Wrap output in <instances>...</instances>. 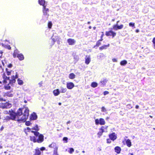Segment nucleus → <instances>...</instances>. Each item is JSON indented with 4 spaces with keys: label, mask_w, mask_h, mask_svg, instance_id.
<instances>
[{
    "label": "nucleus",
    "mask_w": 155,
    "mask_h": 155,
    "mask_svg": "<svg viewBox=\"0 0 155 155\" xmlns=\"http://www.w3.org/2000/svg\"><path fill=\"white\" fill-rule=\"evenodd\" d=\"M98 84L96 82H93L92 83L91 86L93 87H97Z\"/></svg>",
    "instance_id": "nucleus-29"
},
{
    "label": "nucleus",
    "mask_w": 155,
    "mask_h": 155,
    "mask_svg": "<svg viewBox=\"0 0 155 155\" xmlns=\"http://www.w3.org/2000/svg\"><path fill=\"white\" fill-rule=\"evenodd\" d=\"M49 11V9L48 8H46L45 6H44L43 8V18L47 20L48 17L49 15L48 12Z\"/></svg>",
    "instance_id": "nucleus-5"
},
{
    "label": "nucleus",
    "mask_w": 155,
    "mask_h": 155,
    "mask_svg": "<svg viewBox=\"0 0 155 155\" xmlns=\"http://www.w3.org/2000/svg\"><path fill=\"white\" fill-rule=\"evenodd\" d=\"M129 25L130 27H134L135 23L132 22H130L129 23Z\"/></svg>",
    "instance_id": "nucleus-42"
},
{
    "label": "nucleus",
    "mask_w": 155,
    "mask_h": 155,
    "mask_svg": "<svg viewBox=\"0 0 155 155\" xmlns=\"http://www.w3.org/2000/svg\"><path fill=\"white\" fill-rule=\"evenodd\" d=\"M45 147H42L40 148V150H41L43 151V150H45Z\"/></svg>",
    "instance_id": "nucleus-48"
},
{
    "label": "nucleus",
    "mask_w": 155,
    "mask_h": 155,
    "mask_svg": "<svg viewBox=\"0 0 155 155\" xmlns=\"http://www.w3.org/2000/svg\"><path fill=\"white\" fill-rule=\"evenodd\" d=\"M61 103H58V104L59 105H61Z\"/></svg>",
    "instance_id": "nucleus-60"
},
{
    "label": "nucleus",
    "mask_w": 155,
    "mask_h": 155,
    "mask_svg": "<svg viewBox=\"0 0 155 155\" xmlns=\"http://www.w3.org/2000/svg\"><path fill=\"white\" fill-rule=\"evenodd\" d=\"M114 150L115 151V152L117 153L118 154H119L120 153L121 150V149L120 147L117 146L115 147L114 148Z\"/></svg>",
    "instance_id": "nucleus-16"
},
{
    "label": "nucleus",
    "mask_w": 155,
    "mask_h": 155,
    "mask_svg": "<svg viewBox=\"0 0 155 155\" xmlns=\"http://www.w3.org/2000/svg\"><path fill=\"white\" fill-rule=\"evenodd\" d=\"M107 143H110L111 142L110 140V139H107Z\"/></svg>",
    "instance_id": "nucleus-49"
},
{
    "label": "nucleus",
    "mask_w": 155,
    "mask_h": 155,
    "mask_svg": "<svg viewBox=\"0 0 155 155\" xmlns=\"http://www.w3.org/2000/svg\"><path fill=\"white\" fill-rule=\"evenodd\" d=\"M102 34L101 36V38L100 40V41H102L103 40V37L104 36V33L103 32H102Z\"/></svg>",
    "instance_id": "nucleus-45"
},
{
    "label": "nucleus",
    "mask_w": 155,
    "mask_h": 155,
    "mask_svg": "<svg viewBox=\"0 0 155 155\" xmlns=\"http://www.w3.org/2000/svg\"><path fill=\"white\" fill-rule=\"evenodd\" d=\"M109 137L111 140L114 141L117 138V135L115 133H113L109 135Z\"/></svg>",
    "instance_id": "nucleus-9"
},
{
    "label": "nucleus",
    "mask_w": 155,
    "mask_h": 155,
    "mask_svg": "<svg viewBox=\"0 0 155 155\" xmlns=\"http://www.w3.org/2000/svg\"><path fill=\"white\" fill-rule=\"evenodd\" d=\"M38 117L36 113L33 112L31 114L30 116V120H36Z\"/></svg>",
    "instance_id": "nucleus-10"
},
{
    "label": "nucleus",
    "mask_w": 155,
    "mask_h": 155,
    "mask_svg": "<svg viewBox=\"0 0 155 155\" xmlns=\"http://www.w3.org/2000/svg\"><path fill=\"white\" fill-rule=\"evenodd\" d=\"M12 65L11 64H9L8 66V67L9 68H11L12 67Z\"/></svg>",
    "instance_id": "nucleus-52"
},
{
    "label": "nucleus",
    "mask_w": 155,
    "mask_h": 155,
    "mask_svg": "<svg viewBox=\"0 0 155 155\" xmlns=\"http://www.w3.org/2000/svg\"><path fill=\"white\" fill-rule=\"evenodd\" d=\"M126 143L127 147H130L131 146V142L129 139H127L126 141Z\"/></svg>",
    "instance_id": "nucleus-19"
},
{
    "label": "nucleus",
    "mask_w": 155,
    "mask_h": 155,
    "mask_svg": "<svg viewBox=\"0 0 155 155\" xmlns=\"http://www.w3.org/2000/svg\"><path fill=\"white\" fill-rule=\"evenodd\" d=\"M119 22V21H117V24H117L118 25V22Z\"/></svg>",
    "instance_id": "nucleus-61"
},
{
    "label": "nucleus",
    "mask_w": 155,
    "mask_h": 155,
    "mask_svg": "<svg viewBox=\"0 0 155 155\" xmlns=\"http://www.w3.org/2000/svg\"><path fill=\"white\" fill-rule=\"evenodd\" d=\"M6 72L4 73L3 76V83L4 84V87L6 90L10 89L11 87L10 85L11 82H12V83L15 82V78L18 77L17 72H15V75H13L12 76V80H10L9 78V77H7L6 76V74H7L8 75H9L12 72V71L10 70H9L7 68L5 69ZM12 72H13L12 71Z\"/></svg>",
    "instance_id": "nucleus-2"
},
{
    "label": "nucleus",
    "mask_w": 155,
    "mask_h": 155,
    "mask_svg": "<svg viewBox=\"0 0 155 155\" xmlns=\"http://www.w3.org/2000/svg\"><path fill=\"white\" fill-rule=\"evenodd\" d=\"M108 127L107 126H102L100 130L102 131V132H107V128Z\"/></svg>",
    "instance_id": "nucleus-15"
},
{
    "label": "nucleus",
    "mask_w": 155,
    "mask_h": 155,
    "mask_svg": "<svg viewBox=\"0 0 155 155\" xmlns=\"http://www.w3.org/2000/svg\"><path fill=\"white\" fill-rule=\"evenodd\" d=\"M85 63L88 64L91 61V57L90 55H87L85 57Z\"/></svg>",
    "instance_id": "nucleus-13"
},
{
    "label": "nucleus",
    "mask_w": 155,
    "mask_h": 155,
    "mask_svg": "<svg viewBox=\"0 0 155 155\" xmlns=\"http://www.w3.org/2000/svg\"><path fill=\"white\" fill-rule=\"evenodd\" d=\"M105 57V55L103 53H100L97 55V58L98 59H99L101 58H103Z\"/></svg>",
    "instance_id": "nucleus-22"
},
{
    "label": "nucleus",
    "mask_w": 155,
    "mask_h": 155,
    "mask_svg": "<svg viewBox=\"0 0 155 155\" xmlns=\"http://www.w3.org/2000/svg\"><path fill=\"white\" fill-rule=\"evenodd\" d=\"M31 128L29 127H27L24 129V131L25 133L27 135L28 132H30L31 130Z\"/></svg>",
    "instance_id": "nucleus-25"
},
{
    "label": "nucleus",
    "mask_w": 155,
    "mask_h": 155,
    "mask_svg": "<svg viewBox=\"0 0 155 155\" xmlns=\"http://www.w3.org/2000/svg\"><path fill=\"white\" fill-rule=\"evenodd\" d=\"M30 140L34 142H37V140L35 136H30Z\"/></svg>",
    "instance_id": "nucleus-23"
},
{
    "label": "nucleus",
    "mask_w": 155,
    "mask_h": 155,
    "mask_svg": "<svg viewBox=\"0 0 155 155\" xmlns=\"http://www.w3.org/2000/svg\"><path fill=\"white\" fill-rule=\"evenodd\" d=\"M31 130H35V131H37L39 130V128L37 125H36L34 127H32L31 128Z\"/></svg>",
    "instance_id": "nucleus-33"
},
{
    "label": "nucleus",
    "mask_w": 155,
    "mask_h": 155,
    "mask_svg": "<svg viewBox=\"0 0 155 155\" xmlns=\"http://www.w3.org/2000/svg\"><path fill=\"white\" fill-rule=\"evenodd\" d=\"M118 25L116 24L115 25H114L113 26V29L115 30H117L118 29V28L117 27Z\"/></svg>",
    "instance_id": "nucleus-37"
},
{
    "label": "nucleus",
    "mask_w": 155,
    "mask_h": 155,
    "mask_svg": "<svg viewBox=\"0 0 155 155\" xmlns=\"http://www.w3.org/2000/svg\"><path fill=\"white\" fill-rule=\"evenodd\" d=\"M109 94V92L107 91H105L104 92V95H106L107 94Z\"/></svg>",
    "instance_id": "nucleus-46"
},
{
    "label": "nucleus",
    "mask_w": 155,
    "mask_h": 155,
    "mask_svg": "<svg viewBox=\"0 0 155 155\" xmlns=\"http://www.w3.org/2000/svg\"><path fill=\"white\" fill-rule=\"evenodd\" d=\"M52 26V23L51 21H49L48 24V26L49 28H51Z\"/></svg>",
    "instance_id": "nucleus-39"
},
{
    "label": "nucleus",
    "mask_w": 155,
    "mask_h": 155,
    "mask_svg": "<svg viewBox=\"0 0 155 155\" xmlns=\"http://www.w3.org/2000/svg\"><path fill=\"white\" fill-rule=\"evenodd\" d=\"M6 95L9 97H12L13 96V94L11 93L10 92H8L7 93Z\"/></svg>",
    "instance_id": "nucleus-40"
},
{
    "label": "nucleus",
    "mask_w": 155,
    "mask_h": 155,
    "mask_svg": "<svg viewBox=\"0 0 155 155\" xmlns=\"http://www.w3.org/2000/svg\"><path fill=\"white\" fill-rule=\"evenodd\" d=\"M70 123L71 121H69L67 122V124H70Z\"/></svg>",
    "instance_id": "nucleus-56"
},
{
    "label": "nucleus",
    "mask_w": 155,
    "mask_h": 155,
    "mask_svg": "<svg viewBox=\"0 0 155 155\" xmlns=\"http://www.w3.org/2000/svg\"><path fill=\"white\" fill-rule=\"evenodd\" d=\"M67 91V89L66 88H64L63 87H61V91L60 93H65Z\"/></svg>",
    "instance_id": "nucleus-27"
},
{
    "label": "nucleus",
    "mask_w": 155,
    "mask_h": 155,
    "mask_svg": "<svg viewBox=\"0 0 155 155\" xmlns=\"http://www.w3.org/2000/svg\"><path fill=\"white\" fill-rule=\"evenodd\" d=\"M107 81V79H103L100 82V84L101 85L104 86L105 84Z\"/></svg>",
    "instance_id": "nucleus-21"
},
{
    "label": "nucleus",
    "mask_w": 155,
    "mask_h": 155,
    "mask_svg": "<svg viewBox=\"0 0 155 155\" xmlns=\"http://www.w3.org/2000/svg\"><path fill=\"white\" fill-rule=\"evenodd\" d=\"M112 61L113 62H117V59L115 58L112 59Z\"/></svg>",
    "instance_id": "nucleus-47"
},
{
    "label": "nucleus",
    "mask_w": 155,
    "mask_h": 155,
    "mask_svg": "<svg viewBox=\"0 0 155 155\" xmlns=\"http://www.w3.org/2000/svg\"><path fill=\"white\" fill-rule=\"evenodd\" d=\"M105 35L107 36H112V37L114 38L116 36V33L112 31H106Z\"/></svg>",
    "instance_id": "nucleus-7"
},
{
    "label": "nucleus",
    "mask_w": 155,
    "mask_h": 155,
    "mask_svg": "<svg viewBox=\"0 0 155 155\" xmlns=\"http://www.w3.org/2000/svg\"><path fill=\"white\" fill-rule=\"evenodd\" d=\"M18 84L20 85H22L23 84L24 82L23 81L20 80V79H18L17 80Z\"/></svg>",
    "instance_id": "nucleus-31"
},
{
    "label": "nucleus",
    "mask_w": 155,
    "mask_h": 155,
    "mask_svg": "<svg viewBox=\"0 0 155 155\" xmlns=\"http://www.w3.org/2000/svg\"><path fill=\"white\" fill-rule=\"evenodd\" d=\"M68 149V152L71 154L74 151V149L72 148H69Z\"/></svg>",
    "instance_id": "nucleus-34"
},
{
    "label": "nucleus",
    "mask_w": 155,
    "mask_h": 155,
    "mask_svg": "<svg viewBox=\"0 0 155 155\" xmlns=\"http://www.w3.org/2000/svg\"><path fill=\"white\" fill-rule=\"evenodd\" d=\"M135 108H136V109H138V108H139V106L138 105H137L136 106Z\"/></svg>",
    "instance_id": "nucleus-55"
},
{
    "label": "nucleus",
    "mask_w": 155,
    "mask_h": 155,
    "mask_svg": "<svg viewBox=\"0 0 155 155\" xmlns=\"http://www.w3.org/2000/svg\"><path fill=\"white\" fill-rule=\"evenodd\" d=\"M67 42L69 45H73L75 44L76 41L74 39L69 38L68 39Z\"/></svg>",
    "instance_id": "nucleus-12"
},
{
    "label": "nucleus",
    "mask_w": 155,
    "mask_h": 155,
    "mask_svg": "<svg viewBox=\"0 0 155 155\" xmlns=\"http://www.w3.org/2000/svg\"><path fill=\"white\" fill-rule=\"evenodd\" d=\"M89 28L90 29H91V26H89Z\"/></svg>",
    "instance_id": "nucleus-64"
},
{
    "label": "nucleus",
    "mask_w": 155,
    "mask_h": 155,
    "mask_svg": "<svg viewBox=\"0 0 155 155\" xmlns=\"http://www.w3.org/2000/svg\"><path fill=\"white\" fill-rule=\"evenodd\" d=\"M60 93L59 89H57L54 90L53 91V94L54 96H57Z\"/></svg>",
    "instance_id": "nucleus-14"
},
{
    "label": "nucleus",
    "mask_w": 155,
    "mask_h": 155,
    "mask_svg": "<svg viewBox=\"0 0 155 155\" xmlns=\"http://www.w3.org/2000/svg\"><path fill=\"white\" fill-rule=\"evenodd\" d=\"M101 41H100V40H99L96 43V45L95 46H94V48L95 46H97L98 47L99 46H100L101 44Z\"/></svg>",
    "instance_id": "nucleus-36"
},
{
    "label": "nucleus",
    "mask_w": 155,
    "mask_h": 155,
    "mask_svg": "<svg viewBox=\"0 0 155 155\" xmlns=\"http://www.w3.org/2000/svg\"><path fill=\"white\" fill-rule=\"evenodd\" d=\"M68 139L67 137H64L63 139V141H64V143H67L68 142Z\"/></svg>",
    "instance_id": "nucleus-38"
},
{
    "label": "nucleus",
    "mask_w": 155,
    "mask_h": 155,
    "mask_svg": "<svg viewBox=\"0 0 155 155\" xmlns=\"http://www.w3.org/2000/svg\"><path fill=\"white\" fill-rule=\"evenodd\" d=\"M58 39V37H55V38H52V45H53L54 44L55 42V41L57 40Z\"/></svg>",
    "instance_id": "nucleus-32"
},
{
    "label": "nucleus",
    "mask_w": 155,
    "mask_h": 155,
    "mask_svg": "<svg viewBox=\"0 0 155 155\" xmlns=\"http://www.w3.org/2000/svg\"><path fill=\"white\" fill-rule=\"evenodd\" d=\"M101 111L102 112H104L106 114H107V109L104 107H101Z\"/></svg>",
    "instance_id": "nucleus-30"
},
{
    "label": "nucleus",
    "mask_w": 155,
    "mask_h": 155,
    "mask_svg": "<svg viewBox=\"0 0 155 155\" xmlns=\"http://www.w3.org/2000/svg\"><path fill=\"white\" fill-rule=\"evenodd\" d=\"M13 56L14 58L17 57L20 61H22L24 59V55L21 53H20L18 50L16 49L14 50Z\"/></svg>",
    "instance_id": "nucleus-3"
},
{
    "label": "nucleus",
    "mask_w": 155,
    "mask_h": 155,
    "mask_svg": "<svg viewBox=\"0 0 155 155\" xmlns=\"http://www.w3.org/2000/svg\"><path fill=\"white\" fill-rule=\"evenodd\" d=\"M7 48L8 49H10L11 48V47L9 45H8L7 46Z\"/></svg>",
    "instance_id": "nucleus-54"
},
{
    "label": "nucleus",
    "mask_w": 155,
    "mask_h": 155,
    "mask_svg": "<svg viewBox=\"0 0 155 155\" xmlns=\"http://www.w3.org/2000/svg\"><path fill=\"white\" fill-rule=\"evenodd\" d=\"M29 110L27 107L20 108L17 113L12 112L10 114V117L6 116V119H11L20 122H24L28 119L29 114Z\"/></svg>",
    "instance_id": "nucleus-1"
},
{
    "label": "nucleus",
    "mask_w": 155,
    "mask_h": 155,
    "mask_svg": "<svg viewBox=\"0 0 155 155\" xmlns=\"http://www.w3.org/2000/svg\"><path fill=\"white\" fill-rule=\"evenodd\" d=\"M42 81L41 82L39 83V85L40 86H42Z\"/></svg>",
    "instance_id": "nucleus-53"
},
{
    "label": "nucleus",
    "mask_w": 155,
    "mask_h": 155,
    "mask_svg": "<svg viewBox=\"0 0 155 155\" xmlns=\"http://www.w3.org/2000/svg\"><path fill=\"white\" fill-rule=\"evenodd\" d=\"M95 124L96 125L99 124L101 125H104L105 124V121L104 119L101 118L98 119H96L95 120Z\"/></svg>",
    "instance_id": "nucleus-6"
},
{
    "label": "nucleus",
    "mask_w": 155,
    "mask_h": 155,
    "mask_svg": "<svg viewBox=\"0 0 155 155\" xmlns=\"http://www.w3.org/2000/svg\"><path fill=\"white\" fill-rule=\"evenodd\" d=\"M0 70H2V67L0 66ZM1 81H0V84H1Z\"/></svg>",
    "instance_id": "nucleus-58"
},
{
    "label": "nucleus",
    "mask_w": 155,
    "mask_h": 155,
    "mask_svg": "<svg viewBox=\"0 0 155 155\" xmlns=\"http://www.w3.org/2000/svg\"><path fill=\"white\" fill-rule=\"evenodd\" d=\"M4 129V127L3 126L0 127V131H2Z\"/></svg>",
    "instance_id": "nucleus-50"
},
{
    "label": "nucleus",
    "mask_w": 155,
    "mask_h": 155,
    "mask_svg": "<svg viewBox=\"0 0 155 155\" xmlns=\"http://www.w3.org/2000/svg\"><path fill=\"white\" fill-rule=\"evenodd\" d=\"M32 133H34V134L36 137H38V139H37V142L38 143H42L44 140V136L41 134H40L37 131H31Z\"/></svg>",
    "instance_id": "nucleus-4"
},
{
    "label": "nucleus",
    "mask_w": 155,
    "mask_h": 155,
    "mask_svg": "<svg viewBox=\"0 0 155 155\" xmlns=\"http://www.w3.org/2000/svg\"><path fill=\"white\" fill-rule=\"evenodd\" d=\"M152 42L153 44L154 48L155 49V37L152 40Z\"/></svg>",
    "instance_id": "nucleus-44"
},
{
    "label": "nucleus",
    "mask_w": 155,
    "mask_h": 155,
    "mask_svg": "<svg viewBox=\"0 0 155 155\" xmlns=\"http://www.w3.org/2000/svg\"><path fill=\"white\" fill-rule=\"evenodd\" d=\"M39 3L41 5H42L43 6H45V0H38Z\"/></svg>",
    "instance_id": "nucleus-24"
},
{
    "label": "nucleus",
    "mask_w": 155,
    "mask_h": 155,
    "mask_svg": "<svg viewBox=\"0 0 155 155\" xmlns=\"http://www.w3.org/2000/svg\"><path fill=\"white\" fill-rule=\"evenodd\" d=\"M66 87L68 89L71 90L74 87V85L72 82H68L66 83Z\"/></svg>",
    "instance_id": "nucleus-8"
},
{
    "label": "nucleus",
    "mask_w": 155,
    "mask_h": 155,
    "mask_svg": "<svg viewBox=\"0 0 155 155\" xmlns=\"http://www.w3.org/2000/svg\"><path fill=\"white\" fill-rule=\"evenodd\" d=\"M136 32L138 33L139 31L138 29H137L136 30Z\"/></svg>",
    "instance_id": "nucleus-57"
},
{
    "label": "nucleus",
    "mask_w": 155,
    "mask_h": 155,
    "mask_svg": "<svg viewBox=\"0 0 155 155\" xmlns=\"http://www.w3.org/2000/svg\"><path fill=\"white\" fill-rule=\"evenodd\" d=\"M25 124L27 126H29L31 124V123L30 121H27L25 122Z\"/></svg>",
    "instance_id": "nucleus-41"
},
{
    "label": "nucleus",
    "mask_w": 155,
    "mask_h": 155,
    "mask_svg": "<svg viewBox=\"0 0 155 155\" xmlns=\"http://www.w3.org/2000/svg\"><path fill=\"white\" fill-rule=\"evenodd\" d=\"M2 52L0 51V58L2 56Z\"/></svg>",
    "instance_id": "nucleus-51"
},
{
    "label": "nucleus",
    "mask_w": 155,
    "mask_h": 155,
    "mask_svg": "<svg viewBox=\"0 0 155 155\" xmlns=\"http://www.w3.org/2000/svg\"><path fill=\"white\" fill-rule=\"evenodd\" d=\"M127 107H128V106H130V108H132V107H131L130 106V104H128L127 105Z\"/></svg>",
    "instance_id": "nucleus-59"
},
{
    "label": "nucleus",
    "mask_w": 155,
    "mask_h": 155,
    "mask_svg": "<svg viewBox=\"0 0 155 155\" xmlns=\"http://www.w3.org/2000/svg\"><path fill=\"white\" fill-rule=\"evenodd\" d=\"M75 75L73 73H70L69 75V78L71 79H74L75 78Z\"/></svg>",
    "instance_id": "nucleus-26"
},
{
    "label": "nucleus",
    "mask_w": 155,
    "mask_h": 155,
    "mask_svg": "<svg viewBox=\"0 0 155 155\" xmlns=\"http://www.w3.org/2000/svg\"><path fill=\"white\" fill-rule=\"evenodd\" d=\"M130 154L131 155H133V153H130Z\"/></svg>",
    "instance_id": "nucleus-63"
},
{
    "label": "nucleus",
    "mask_w": 155,
    "mask_h": 155,
    "mask_svg": "<svg viewBox=\"0 0 155 155\" xmlns=\"http://www.w3.org/2000/svg\"><path fill=\"white\" fill-rule=\"evenodd\" d=\"M109 46V44H108L107 45H103L99 48V49L101 50H102L104 49H106Z\"/></svg>",
    "instance_id": "nucleus-20"
},
{
    "label": "nucleus",
    "mask_w": 155,
    "mask_h": 155,
    "mask_svg": "<svg viewBox=\"0 0 155 155\" xmlns=\"http://www.w3.org/2000/svg\"><path fill=\"white\" fill-rule=\"evenodd\" d=\"M2 148V146L0 145V149H1Z\"/></svg>",
    "instance_id": "nucleus-62"
},
{
    "label": "nucleus",
    "mask_w": 155,
    "mask_h": 155,
    "mask_svg": "<svg viewBox=\"0 0 155 155\" xmlns=\"http://www.w3.org/2000/svg\"><path fill=\"white\" fill-rule=\"evenodd\" d=\"M12 106V104L8 103L6 102L5 103L2 104V105L1 106L2 108H9L11 107Z\"/></svg>",
    "instance_id": "nucleus-11"
},
{
    "label": "nucleus",
    "mask_w": 155,
    "mask_h": 155,
    "mask_svg": "<svg viewBox=\"0 0 155 155\" xmlns=\"http://www.w3.org/2000/svg\"><path fill=\"white\" fill-rule=\"evenodd\" d=\"M127 63V61L126 60H123L120 62V64L122 66H124Z\"/></svg>",
    "instance_id": "nucleus-28"
},
{
    "label": "nucleus",
    "mask_w": 155,
    "mask_h": 155,
    "mask_svg": "<svg viewBox=\"0 0 155 155\" xmlns=\"http://www.w3.org/2000/svg\"><path fill=\"white\" fill-rule=\"evenodd\" d=\"M49 147L50 148H54V149L56 150L58 149V147L56 146L55 143H52L51 144L49 145Z\"/></svg>",
    "instance_id": "nucleus-17"
},
{
    "label": "nucleus",
    "mask_w": 155,
    "mask_h": 155,
    "mask_svg": "<svg viewBox=\"0 0 155 155\" xmlns=\"http://www.w3.org/2000/svg\"><path fill=\"white\" fill-rule=\"evenodd\" d=\"M103 132L100 130V131L98 133L97 135L98 137H100L102 135Z\"/></svg>",
    "instance_id": "nucleus-35"
},
{
    "label": "nucleus",
    "mask_w": 155,
    "mask_h": 155,
    "mask_svg": "<svg viewBox=\"0 0 155 155\" xmlns=\"http://www.w3.org/2000/svg\"><path fill=\"white\" fill-rule=\"evenodd\" d=\"M35 152L34 155H40L41 154L40 150H39V148H37L35 150Z\"/></svg>",
    "instance_id": "nucleus-18"
},
{
    "label": "nucleus",
    "mask_w": 155,
    "mask_h": 155,
    "mask_svg": "<svg viewBox=\"0 0 155 155\" xmlns=\"http://www.w3.org/2000/svg\"><path fill=\"white\" fill-rule=\"evenodd\" d=\"M117 27L118 29H122L123 27V25H118Z\"/></svg>",
    "instance_id": "nucleus-43"
}]
</instances>
